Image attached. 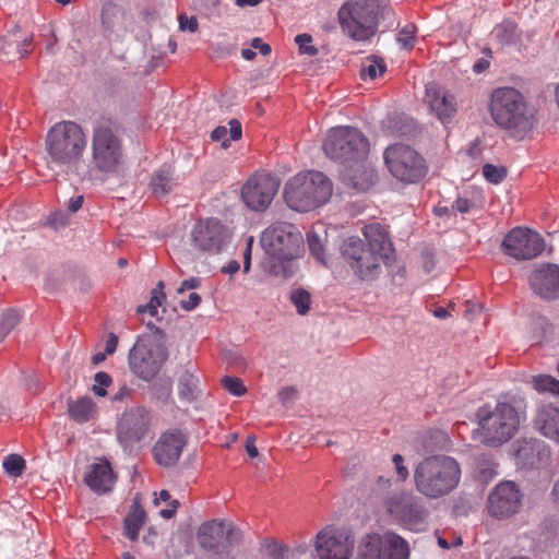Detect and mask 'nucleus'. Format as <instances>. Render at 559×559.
<instances>
[{"mask_svg": "<svg viewBox=\"0 0 559 559\" xmlns=\"http://www.w3.org/2000/svg\"><path fill=\"white\" fill-rule=\"evenodd\" d=\"M262 0H236V4L240 8L243 7H255L261 3Z\"/></svg>", "mask_w": 559, "mask_h": 559, "instance_id": "obj_62", "label": "nucleus"}, {"mask_svg": "<svg viewBox=\"0 0 559 559\" xmlns=\"http://www.w3.org/2000/svg\"><path fill=\"white\" fill-rule=\"evenodd\" d=\"M152 391L157 400L168 402L173 393V382L170 378L162 379L152 385Z\"/></svg>", "mask_w": 559, "mask_h": 559, "instance_id": "obj_40", "label": "nucleus"}, {"mask_svg": "<svg viewBox=\"0 0 559 559\" xmlns=\"http://www.w3.org/2000/svg\"><path fill=\"white\" fill-rule=\"evenodd\" d=\"M314 548L320 559H348L354 537L347 528L328 525L317 534Z\"/></svg>", "mask_w": 559, "mask_h": 559, "instance_id": "obj_17", "label": "nucleus"}, {"mask_svg": "<svg viewBox=\"0 0 559 559\" xmlns=\"http://www.w3.org/2000/svg\"><path fill=\"white\" fill-rule=\"evenodd\" d=\"M503 252L519 261L532 260L545 250V240L530 228L515 227L502 240Z\"/></svg>", "mask_w": 559, "mask_h": 559, "instance_id": "obj_18", "label": "nucleus"}, {"mask_svg": "<svg viewBox=\"0 0 559 559\" xmlns=\"http://www.w3.org/2000/svg\"><path fill=\"white\" fill-rule=\"evenodd\" d=\"M199 377L194 372L183 371L178 380L179 397L189 403L194 401L199 395Z\"/></svg>", "mask_w": 559, "mask_h": 559, "instance_id": "obj_32", "label": "nucleus"}, {"mask_svg": "<svg viewBox=\"0 0 559 559\" xmlns=\"http://www.w3.org/2000/svg\"><path fill=\"white\" fill-rule=\"evenodd\" d=\"M68 414L71 419L79 424L87 423L95 418L97 405L90 396H82L68 404Z\"/></svg>", "mask_w": 559, "mask_h": 559, "instance_id": "obj_29", "label": "nucleus"}, {"mask_svg": "<svg viewBox=\"0 0 559 559\" xmlns=\"http://www.w3.org/2000/svg\"><path fill=\"white\" fill-rule=\"evenodd\" d=\"M222 383L224 389L235 396H241L247 391L243 382L236 377H225L223 378Z\"/></svg>", "mask_w": 559, "mask_h": 559, "instance_id": "obj_44", "label": "nucleus"}, {"mask_svg": "<svg viewBox=\"0 0 559 559\" xmlns=\"http://www.w3.org/2000/svg\"><path fill=\"white\" fill-rule=\"evenodd\" d=\"M289 299L300 316L309 312L311 306V295L304 288H297L290 292Z\"/></svg>", "mask_w": 559, "mask_h": 559, "instance_id": "obj_36", "label": "nucleus"}, {"mask_svg": "<svg viewBox=\"0 0 559 559\" xmlns=\"http://www.w3.org/2000/svg\"><path fill=\"white\" fill-rule=\"evenodd\" d=\"M462 476L460 463L444 454L430 455L414 468L415 489L427 499H440L454 491Z\"/></svg>", "mask_w": 559, "mask_h": 559, "instance_id": "obj_4", "label": "nucleus"}, {"mask_svg": "<svg viewBox=\"0 0 559 559\" xmlns=\"http://www.w3.org/2000/svg\"><path fill=\"white\" fill-rule=\"evenodd\" d=\"M231 236V230L214 217L197 222L190 234L193 248L207 253H219L229 243Z\"/></svg>", "mask_w": 559, "mask_h": 559, "instance_id": "obj_15", "label": "nucleus"}, {"mask_svg": "<svg viewBox=\"0 0 559 559\" xmlns=\"http://www.w3.org/2000/svg\"><path fill=\"white\" fill-rule=\"evenodd\" d=\"M201 302V296L198 293H191L187 300H182L180 306L187 311L195 309Z\"/></svg>", "mask_w": 559, "mask_h": 559, "instance_id": "obj_52", "label": "nucleus"}, {"mask_svg": "<svg viewBox=\"0 0 559 559\" xmlns=\"http://www.w3.org/2000/svg\"><path fill=\"white\" fill-rule=\"evenodd\" d=\"M239 263L236 260H233L222 267V272L225 274H235L239 271Z\"/></svg>", "mask_w": 559, "mask_h": 559, "instance_id": "obj_60", "label": "nucleus"}, {"mask_svg": "<svg viewBox=\"0 0 559 559\" xmlns=\"http://www.w3.org/2000/svg\"><path fill=\"white\" fill-rule=\"evenodd\" d=\"M280 188V181L271 174L255 173L242 186L241 198L253 211H264L272 203Z\"/></svg>", "mask_w": 559, "mask_h": 559, "instance_id": "obj_19", "label": "nucleus"}, {"mask_svg": "<svg viewBox=\"0 0 559 559\" xmlns=\"http://www.w3.org/2000/svg\"><path fill=\"white\" fill-rule=\"evenodd\" d=\"M307 243L311 254L320 262L324 263V246L316 233L307 234Z\"/></svg>", "mask_w": 559, "mask_h": 559, "instance_id": "obj_43", "label": "nucleus"}, {"mask_svg": "<svg viewBox=\"0 0 559 559\" xmlns=\"http://www.w3.org/2000/svg\"><path fill=\"white\" fill-rule=\"evenodd\" d=\"M551 496H552L554 502L559 504V479L555 483V485L552 487Z\"/></svg>", "mask_w": 559, "mask_h": 559, "instance_id": "obj_64", "label": "nucleus"}, {"mask_svg": "<svg viewBox=\"0 0 559 559\" xmlns=\"http://www.w3.org/2000/svg\"><path fill=\"white\" fill-rule=\"evenodd\" d=\"M251 46L254 49H258L261 55L267 56L271 53V46L266 43H264L261 38L255 37L251 41Z\"/></svg>", "mask_w": 559, "mask_h": 559, "instance_id": "obj_54", "label": "nucleus"}, {"mask_svg": "<svg viewBox=\"0 0 559 559\" xmlns=\"http://www.w3.org/2000/svg\"><path fill=\"white\" fill-rule=\"evenodd\" d=\"M83 200H84L83 195H76V197L71 198L68 203V210L71 212L79 211L82 207Z\"/></svg>", "mask_w": 559, "mask_h": 559, "instance_id": "obj_59", "label": "nucleus"}, {"mask_svg": "<svg viewBox=\"0 0 559 559\" xmlns=\"http://www.w3.org/2000/svg\"><path fill=\"white\" fill-rule=\"evenodd\" d=\"M116 479L117 476L110 463L105 459L97 460L85 476L86 485L99 495L110 491L115 486Z\"/></svg>", "mask_w": 559, "mask_h": 559, "instance_id": "obj_27", "label": "nucleus"}, {"mask_svg": "<svg viewBox=\"0 0 559 559\" xmlns=\"http://www.w3.org/2000/svg\"><path fill=\"white\" fill-rule=\"evenodd\" d=\"M118 345V336L114 333H110L106 344H105V352L108 355H111L116 352Z\"/></svg>", "mask_w": 559, "mask_h": 559, "instance_id": "obj_56", "label": "nucleus"}, {"mask_svg": "<svg viewBox=\"0 0 559 559\" xmlns=\"http://www.w3.org/2000/svg\"><path fill=\"white\" fill-rule=\"evenodd\" d=\"M388 513L404 528L423 532L427 528L428 511L419 498L407 491L389 496L384 501Z\"/></svg>", "mask_w": 559, "mask_h": 559, "instance_id": "obj_12", "label": "nucleus"}, {"mask_svg": "<svg viewBox=\"0 0 559 559\" xmlns=\"http://www.w3.org/2000/svg\"><path fill=\"white\" fill-rule=\"evenodd\" d=\"M2 466L7 474L19 477L25 469V460L19 454H10L4 457Z\"/></svg>", "mask_w": 559, "mask_h": 559, "instance_id": "obj_37", "label": "nucleus"}, {"mask_svg": "<svg viewBox=\"0 0 559 559\" xmlns=\"http://www.w3.org/2000/svg\"><path fill=\"white\" fill-rule=\"evenodd\" d=\"M383 158L390 174L401 182L418 183L428 174V164L424 156L408 145H390L385 148Z\"/></svg>", "mask_w": 559, "mask_h": 559, "instance_id": "obj_11", "label": "nucleus"}, {"mask_svg": "<svg viewBox=\"0 0 559 559\" xmlns=\"http://www.w3.org/2000/svg\"><path fill=\"white\" fill-rule=\"evenodd\" d=\"M269 555L273 559H284L288 549L276 542H270L266 544Z\"/></svg>", "mask_w": 559, "mask_h": 559, "instance_id": "obj_48", "label": "nucleus"}, {"mask_svg": "<svg viewBox=\"0 0 559 559\" xmlns=\"http://www.w3.org/2000/svg\"><path fill=\"white\" fill-rule=\"evenodd\" d=\"M86 145V134L79 123L70 120L55 123L45 140L48 167L73 175L80 181L92 180L93 170L83 168Z\"/></svg>", "mask_w": 559, "mask_h": 559, "instance_id": "obj_2", "label": "nucleus"}, {"mask_svg": "<svg viewBox=\"0 0 559 559\" xmlns=\"http://www.w3.org/2000/svg\"><path fill=\"white\" fill-rule=\"evenodd\" d=\"M325 155L338 162L343 167L361 159H367L369 141L361 131L348 126L329 130L323 142Z\"/></svg>", "mask_w": 559, "mask_h": 559, "instance_id": "obj_9", "label": "nucleus"}, {"mask_svg": "<svg viewBox=\"0 0 559 559\" xmlns=\"http://www.w3.org/2000/svg\"><path fill=\"white\" fill-rule=\"evenodd\" d=\"M478 427L474 438L487 447L497 448L510 441L520 428L516 408L507 402H498L493 408L479 407L476 412Z\"/></svg>", "mask_w": 559, "mask_h": 559, "instance_id": "obj_6", "label": "nucleus"}, {"mask_svg": "<svg viewBox=\"0 0 559 559\" xmlns=\"http://www.w3.org/2000/svg\"><path fill=\"white\" fill-rule=\"evenodd\" d=\"M179 28L180 31H188L190 33H195L199 28V23L195 16H188L186 14H180L178 16Z\"/></svg>", "mask_w": 559, "mask_h": 559, "instance_id": "obj_47", "label": "nucleus"}, {"mask_svg": "<svg viewBox=\"0 0 559 559\" xmlns=\"http://www.w3.org/2000/svg\"><path fill=\"white\" fill-rule=\"evenodd\" d=\"M151 415L144 406L126 409L117 423V439L124 450H132L150 432Z\"/></svg>", "mask_w": 559, "mask_h": 559, "instance_id": "obj_16", "label": "nucleus"}, {"mask_svg": "<svg viewBox=\"0 0 559 559\" xmlns=\"http://www.w3.org/2000/svg\"><path fill=\"white\" fill-rule=\"evenodd\" d=\"M132 394H133V389L130 388L128 384L123 383L112 394L111 400H112V402H126L132 396Z\"/></svg>", "mask_w": 559, "mask_h": 559, "instance_id": "obj_49", "label": "nucleus"}, {"mask_svg": "<svg viewBox=\"0 0 559 559\" xmlns=\"http://www.w3.org/2000/svg\"><path fill=\"white\" fill-rule=\"evenodd\" d=\"M332 191V182L322 173H298L285 183L284 200L292 210L307 213L324 205Z\"/></svg>", "mask_w": 559, "mask_h": 559, "instance_id": "obj_8", "label": "nucleus"}, {"mask_svg": "<svg viewBox=\"0 0 559 559\" xmlns=\"http://www.w3.org/2000/svg\"><path fill=\"white\" fill-rule=\"evenodd\" d=\"M489 112L499 128L518 140L524 139L534 127V116L524 95L513 87L504 86L492 91Z\"/></svg>", "mask_w": 559, "mask_h": 559, "instance_id": "obj_5", "label": "nucleus"}, {"mask_svg": "<svg viewBox=\"0 0 559 559\" xmlns=\"http://www.w3.org/2000/svg\"><path fill=\"white\" fill-rule=\"evenodd\" d=\"M389 12L388 0H348L338 9L337 20L346 36L366 41L376 34L379 19Z\"/></svg>", "mask_w": 559, "mask_h": 559, "instance_id": "obj_7", "label": "nucleus"}, {"mask_svg": "<svg viewBox=\"0 0 559 559\" xmlns=\"http://www.w3.org/2000/svg\"><path fill=\"white\" fill-rule=\"evenodd\" d=\"M197 539L202 549L212 552L240 545L242 532L231 522L211 520L199 526Z\"/></svg>", "mask_w": 559, "mask_h": 559, "instance_id": "obj_14", "label": "nucleus"}, {"mask_svg": "<svg viewBox=\"0 0 559 559\" xmlns=\"http://www.w3.org/2000/svg\"><path fill=\"white\" fill-rule=\"evenodd\" d=\"M186 440L181 431L164 432L153 449L155 461L162 466L175 465L180 459Z\"/></svg>", "mask_w": 559, "mask_h": 559, "instance_id": "obj_24", "label": "nucleus"}, {"mask_svg": "<svg viewBox=\"0 0 559 559\" xmlns=\"http://www.w3.org/2000/svg\"><path fill=\"white\" fill-rule=\"evenodd\" d=\"M295 393H296V391H295L293 388H285V389H283V390L280 392L278 396H280L281 401H282L283 403H285L288 399H290L292 396H294V395H295Z\"/></svg>", "mask_w": 559, "mask_h": 559, "instance_id": "obj_61", "label": "nucleus"}, {"mask_svg": "<svg viewBox=\"0 0 559 559\" xmlns=\"http://www.w3.org/2000/svg\"><path fill=\"white\" fill-rule=\"evenodd\" d=\"M211 138L213 141H219L222 142V145L224 147H228L230 140L228 138V130L226 127H217L212 131Z\"/></svg>", "mask_w": 559, "mask_h": 559, "instance_id": "obj_50", "label": "nucleus"}, {"mask_svg": "<svg viewBox=\"0 0 559 559\" xmlns=\"http://www.w3.org/2000/svg\"><path fill=\"white\" fill-rule=\"evenodd\" d=\"M228 126L229 128H227V130L230 142L239 140L242 135L241 123L237 119H231Z\"/></svg>", "mask_w": 559, "mask_h": 559, "instance_id": "obj_51", "label": "nucleus"}, {"mask_svg": "<svg viewBox=\"0 0 559 559\" xmlns=\"http://www.w3.org/2000/svg\"><path fill=\"white\" fill-rule=\"evenodd\" d=\"M528 282L532 289L542 298L559 297V266L556 264H542L531 273Z\"/></svg>", "mask_w": 559, "mask_h": 559, "instance_id": "obj_23", "label": "nucleus"}, {"mask_svg": "<svg viewBox=\"0 0 559 559\" xmlns=\"http://www.w3.org/2000/svg\"><path fill=\"white\" fill-rule=\"evenodd\" d=\"M174 169L164 165L157 169L151 178L150 187L156 197H164L175 187Z\"/></svg>", "mask_w": 559, "mask_h": 559, "instance_id": "obj_30", "label": "nucleus"}, {"mask_svg": "<svg viewBox=\"0 0 559 559\" xmlns=\"http://www.w3.org/2000/svg\"><path fill=\"white\" fill-rule=\"evenodd\" d=\"M426 100L430 110L443 123L450 121L457 111L455 97L437 85L426 87Z\"/></svg>", "mask_w": 559, "mask_h": 559, "instance_id": "obj_26", "label": "nucleus"}, {"mask_svg": "<svg viewBox=\"0 0 559 559\" xmlns=\"http://www.w3.org/2000/svg\"><path fill=\"white\" fill-rule=\"evenodd\" d=\"M385 71L386 64L383 58L378 56H368L362 62L360 75L364 80H374L376 78L382 75Z\"/></svg>", "mask_w": 559, "mask_h": 559, "instance_id": "obj_34", "label": "nucleus"}, {"mask_svg": "<svg viewBox=\"0 0 559 559\" xmlns=\"http://www.w3.org/2000/svg\"><path fill=\"white\" fill-rule=\"evenodd\" d=\"M165 285L163 281H159L155 288L151 292L150 302L138 307V313L148 312L152 317L157 316L158 308L165 302L166 294L164 292Z\"/></svg>", "mask_w": 559, "mask_h": 559, "instance_id": "obj_33", "label": "nucleus"}, {"mask_svg": "<svg viewBox=\"0 0 559 559\" xmlns=\"http://www.w3.org/2000/svg\"><path fill=\"white\" fill-rule=\"evenodd\" d=\"M521 507V492L513 481L498 484L488 497V512L497 519L515 514Z\"/></svg>", "mask_w": 559, "mask_h": 559, "instance_id": "obj_22", "label": "nucleus"}, {"mask_svg": "<svg viewBox=\"0 0 559 559\" xmlns=\"http://www.w3.org/2000/svg\"><path fill=\"white\" fill-rule=\"evenodd\" d=\"M178 506V501H174V509H163L160 510V515L164 518V519H170L174 516L175 512H176V508Z\"/></svg>", "mask_w": 559, "mask_h": 559, "instance_id": "obj_63", "label": "nucleus"}, {"mask_svg": "<svg viewBox=\"0 0 559 559\" xmlns=\"http://www.w3.org/2000/svg\"><path fill=\"white\" fill-rule=\"evenodd\" d=\"M145 521L146 513L144 509L138 503L132 504L123 522L126 536L132 542L136 540Z\"/></svg>", "mask_w": 559, "mask_h": 559, "instance_id": "obj_31", "label": "nucleus"}, {"mask_svg": "<svg viewBox=\"0 0 559 559\" xmlns=\"http://www.w3.org/2000/svg\"><path fill=\"white\" fill-rule=\"evenodd\" d=\"M233 548L221 549L212 551L210 559H236L231 552Z\"/></svg>", "mask_w": 559, "mask_h": 559, "instance_id": "obj_57", "label": "nucleus"}, {"mask_svg": "<svg viewBox=\"0 0 559 559\" xmlns=\"http://www.w3.org/2000/svg\"><path fill=\"white\" fill-rule=\"evenodd\" d=\"M246 450H247L248 455L250 457L253 459V457L258 456L259 452H258V448L255 447V439H254V437L249 436L247 438Z\"/></svg>", "mask_w": 559, "mask_h": 559, "instance_id": "obj_58", "label": "nucleus"}, {"mask_svg": "<svg viewBox=\"0 0 559 559\" xmlns=\"http://www.w3.org/2000/svg\"><path fill=\"white\" fill-rule=\"evenodd\" d=\"M112 379L109 373L99 371L94 377V384L92 391L96 396L105 397L107 395V389L111 385Z\"/></svg>", "mask_w": 559, "mask_h": 559, "instance_id": "obj_39", "label": "nucleus"}, {"mask_svg": "<svg viewBox=\"0 0 559 559\" xmlns=\"http://www.w3.org/2000/svg\"><path fill=\"white\" fill-rule=\"evenodd\" d=\"M472 207L473 203L466 198H457L452 205V209L460 213H467Z\"/></svg>", "mask_w": 559, "mask_h": 559, "instance_id": "obj_53", "label": "nucleus"}, {"mask_svg": "<svg viewBox=\"0 0 559 559\" xmlns=\"http://www.w3.org/2000/svg\"><path fill=\"white\" fill-rule=\"evenodd\" d=\"M260 242L267 254L262 270L275 277L290 278L296 272L294 261L305 251L300 230L292 223L275 222L262 231Z\"/></svg>", "mask_w": 559, "mask_h": 559, "instance_id": "obj_3", "label": "nucleus"}, {"mask_svg": "<svg viewBox=\"0 0 559 559\" xmlns=\"http://www.w3.org/2000/svg\"><path fill=\"white\" fill-rule=\"evenodd\" d=\"M533 388L540 394H551L559 397V380L549 374H537L532 377Z\"/></svg>", "mask_w": 559, "mask_h": 559, "instance_id": "obj_35", "label": "nucleus"}, {"mask_svg": "<svg viewBox=\"0 0 559 559\" xmlns=\"http://www.w3.org/2000/svg\"><path fill=\"white\" fill-rule=\"evenodd\" d=\"M166 359L165 349L157 345L148 347L144 344H135L129 353V365L132 372L145 381L155 378Z\"/></svg>", "mask_w": 559, "mask_h": 559, "instance_id": "obj_20", "label": "nucleus"}, {"mask_svg": "<svg viewBox=\"0 0 559 559\" xmlns=\"http://www.w3.org/2000/svg\"><path fill=\"white\" fill-rule=\"evenodd\" d=\"M341 178L346 187L364 192L374 185L377 175L367 164V159H361L344 166L341 170Z\"/></svg>", "mask_w": 559, "mask_h": 559, "instance_id": "obj_25", "label": "nucleus"}, {"mask_svg": "<svg viewBox=\"0 0 559 559\" xmlns=\"http://www.w3.org/2000/svg\"><path fill=\"white\" fill-rule=\"evenodd\" d=\"M123 159L122 142L110 121H99L92 133V163L100 173H117Z\"/></svg>", "mask_w": 559, "mask_h": 559, "instance_id": "obj_10", "label": "nucleus"}, {"mask_svg": "<svg viewBox=\"0 0 559 559\" xmlns=\"http://www.w3.org/2000/svg\"><path fill=\"white\" fill-rule=\"evenodd\" d=\"M483 175L490 183L498 185L507 177V171L503 167H497L492 164H485L483 166Z\"/></svg>", "mask_w": 559, "mask_h": 559, "instance_id": "obj_42", "label": "nucleus"}, {"mask_svg": "<svg viewBox=\"0 0 559 559\" xmlns=\"http://www.w3.org/2000/svg\"><path fill=\"white\" fill-rule=\"evenodd\" d=\"M417 27L414 24L405 25L397 35V43L402 48L411 49L415 45Z\"/></svg>", "mask_w": 559, "mask_h": 559, "instance_id": "obj_41", "label": "nucleus"}, {"mask_svg": "<svg viewBox=\"0 0 559 559\" xmlns=\"http://www.w3.org/2000/svg\"><path fill=\"white\" fill-rule=\"evenodd\" d=\"M362 234L366 241L348 237L343 240L340 252L358 280L370 282L379 277L382 264L392 260L394 248L388 230L379 223L366 225Z\"/></svg>", "mask_w": 559, "mask_h": 559, "instance_id": "obj_1", "label": "nucleus"}, {"mask_svg": "<svg viewBox=\"0 0 559 559\" xmlns=\"http://www.w3.org/2000/svg\"><path fill=\"white\" fill-rule=\"evenodd\" d=\"M533 428L545 438L559 442V407L545 404L537 408Z\"/></svg>", "mask_w": 559, "mask_h": 559, "instance_id": "obj_28", "label": "nucleus"}, {"mask_svg": "<svg viewBox=\"0 0 559 559\" xmlns=\"http://www.w3.org/2000/svg\"><path fill=\"white\" fill-rule=\"evenodd\" d=\"M20 321V316L15 310L5 311L0 320V343L15 328Z\"/></svg>", "mask_w": 559, "mask_h": 559, "instance_id": "obj_38", "label": "nucleus"}, {"mask_svg": "<svg viewBox=\"0 0 559 559\" xmlns=\"http://www.w3.org/2000/svg\"><path fill=\"white\" fill-rule=\"evenodd\" d=\"M514 457L521 468H542L549 465L551 449L540 439L522 438L515 443Z\"/></svg>", "mask_w": 559, "mask_h": 559, "instance_id": "obj_21", "label": "nucleus"}, {"mask_svg": "<svg viewBox=\"0 0 559 559\" xmlns=\"http://www.w3.org/2000/svg\"><path fill=\"white\" fill-rule=\"evenodd\" d=\"M201 284L200 278L197 277H190L188 280H185L180 287L178 288V293H183L186 290L198 288Z\"/></svg>", "mask_w": 559, "mask_h": 559, "instance_id": "obj_55", "label": "nucleus"}, {"mask_svg": "<svg viewBox=\"0 0 559 559\" xmlns=\"http://www.w3.org/2000/svg\"><path fill=\"white\" fill-rule=\"evenodd\" d=\"M392 462L394 464V468L397 474L399 480L405 481L409 476V472L404 464V457L401 454L396 453L392 456Z\"/></svg>", "mask_w": 559, "mask_h": 559, "instance_id": "obj_46", "label": "nucleus"}, {"mask_svg": "<svg viewBox=\"0 0 559 559\" xmlns=\"http://www.w3.org/2000/svg\"><path fill=\"white\" fill-rule=\"evenodd\" d=\"M296 44L298 45L299 52L308 56H316L318 53V49L311 45L312 37L309 34H299L295 38Z\"/></svg>", "mask_w": 559, "mask_h": 559, "instance_id": "obj_45", "label": "nucleus"}, {"mask_svg": "<svg viewBox=\"0 0 559 559\" xmlns=\"http://www.w3.org/2000/svg\"><path fill=\"white\" fill-rule=\"evenodd\" d=\"M408 543L393 532L368 534L359 546L357 559H408Z\"/></svg>", "mask_w": 559, "mask_h": 559, "instance_id": "obj_13", "label": "nucleus"}]
</instances>
